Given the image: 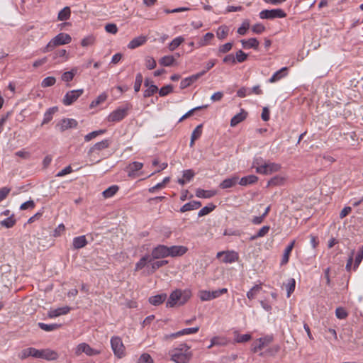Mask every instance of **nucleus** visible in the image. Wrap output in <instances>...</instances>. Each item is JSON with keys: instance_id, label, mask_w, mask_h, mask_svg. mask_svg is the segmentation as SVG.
<instances>
[{"instance_id": "nucleus-20", "label": "nucleus", "mask_w": 363, "mask_h": 363, "mask_svg": "<svg viewBox=\"0 0 363 363\" xmlns=\"http://www.w3.org/2000/svg\"><path fill=\"white\" fill-rule=\"evenodd\" d=\"M71 310L69 306H64L55 309H50L48 313V316L50 318H56L62 315L67 314Z\"/></svg>"}, {"instance_id": "nucleus-2", "label": "nucleus", "mask_w": 363, "mask_h": 363, "mask_svg": "<svg viewBox=\"0 0 363 363\" xmlns=\"http://www.w3.org/2000/svg\"><path fill=\"white\" fill-rule=\"evenodd\" d=\"M171 360L175 363H189L192 357L190 347L185 343L180 344L169 352Z\"/></svg>"}, {"instance_id": "nucleus-26", "label": "nucleus", "mask_w": 363, "mask_h": 363, "mask_svg": "<svg viewBox=\"0 0 363 363\" xmlns=\"http://www.w3.org/2000/svg\"><path fill=\"white\" fill-rule=\"evenodd\" d=\"M199 330V327H194V328H184L182 330H179L177 333L171 334L172 337H177L182 335H190V334H195L198 333Z\"/></svg>"}, {"instance_id": "nucleus-41", "label": "nucleus", "mask_w": 363, "mask_h": 363, "mask_svg": "<svg viewBox=\"0 0 363 363\" xmlns=\"http://www.w3.org/2000/svg\"><path fill=\"white\" fill-rule=\"evenodd\" d=\"M362 259H363V245L361 247H359V248L357 251V253L355 256L354 266H353L354 270H356L359 267Z\"/></svg>"}, {"instance_id": "nucleus-60", "label": "nucleus", "mask_w": 363, "mask_h": 363, "mask_svg": "<svg viewBox=\"0 0 363 363\" xmlns=\"http://www.w3.org/2000/svg\"><path fill=\"white\" fill-rule=\"evenodd\" d=\"M145 64L148 69H153L156 67L157 63L155 59L152 57L147 56L145 59Z\"/></svg>"}, {"instance_id": "nucleus-55", "label": "nucleus", "mask_w": 363, "mask_h": 363, "mask_svg": "<svg viewBox=\"0 0 363 363\" xmlns=\"http://www.w3.org/2000/svg\"><path fill=\"white\" fill-rule=\"evenodd\" d=\"M296 286V281L294 278H291L288 280L287 284H286V288L287 291V297H290L291 294L294 291Z\"/></svg>"}, {"instance_id": "nucleus-13", "label": "nucleus", "mask_w": 363, "mask_h": 363, "mask_svg": "<svg viewBox=\"0 0 363 363\" xmlns=\"http://www.w3.org/2000/svg\"><path fill=\"white\" fill-rule=\"evenodd\" d=\"M216 257L221 258L223 263H233L238 259V255L234 251L219 252Z\"/></svg>"}, {"instance_id": "nucleus-19", "label": "nucleus", "mask_w": 363, "mask_h": 363, "mask_svg": "<svg viewBox=\"0 0 363 363\" xmlns=\"http://www.w3.org/2000/svg\"><path fill=\"white\" fill-rule=\"evenodd\" d=\"M168 250L170 257L182 256L188 251V248L183 245H173L168 247Z\"/></svg>"}, {"instance_id": "nucleus-25", "label": "nucleus", "mask_w": 363, "mask_h": 363, "mask_svg": "<svg viewBox=\"0 0 363 363\" xmlns=\"http://www.w3.org/2000/svg\"><path fill=\"white\" fill-rule=\"evenodd\" d=\"M247 116V113L244 110L241 109L240 112L234 116L230 121V125L232 127L236 126L238 124L243 121Z\"/></svg>"}, {"instance_id": "nucleus-38", "label": "nucleus", "mask_w": 363, "mask_h": 363, "mask_svg": "<svg viewBox=\"0 0 363 363\" xmlns=\"http://www.w3.org/2000/svg\"><path fill=\"white\" fill-rule=\"evenodd\" d=\"M119 187L117 185H112L102 192V195L105 199L113 196L118 191Z\"/></svg>"}, {"instance_id": "nucleus-30", "label": "nucleus", "mask_w": 363, "mask_h": 363, "mask_svg": "<svg viewBox=\"0 0 363 363\" xmlns=\"http://www.w3.org/2000/svg\"><path fill=\"white\" fill-rule=\"evenodd\" d=\"M258 181V177L256 175L250 174L242 177L239 181V184L241 186H247L250 184H255Z\"/></svg>"}, {"instance_id": "nucleus-58", "label": "nucleus", "mask_w": 363, "mask_h": 363, "mask_svg": "<svg viewBox=\"0 0 363 363\" xmlns=\"http://www.w3.org/2000/svg\"><path fill=\"white\" fill-rule=\"evenodd\" d=\"M143 75L141 73H138L135 77V80L134 83V90L135 92H138L140 91L142 82H143Z\"/></svg>"}, {"instance_id": "nucleus-7", "label": "nucleus", "mask_w": 363, "mask_h": 363, "mask_svg": "<svg viewBox=\"0 0 363 363\" xmlns=\"http://www.w3.org/2000/svg\"><path fill=\"white\" fill-rule=\"evenodd\" d=\"M111 345L115 356L118 358L121 359L125 355V348L120 337H112L111 339Z\"/></svg>"}, {"instance_id": "nucleus-45", "label": "nucleus", "mask_w": 363, "mask_h": 363, "mask_svg": "<svg viewBox=\"0 0 363 363\" xmlns=\"http://www.w3.org/2000/svg\"><path fill=\"white\" fill-rule=\"evenodd\" d=\"M175 61V59L172 55H167L162 57L159 62L161 65L165 66V67H169L172 66Z\"/></svg>"}, {"instance_id": "nucleus-40", "label": "nucleus", "mask_w": 363, "mask_h": 363, "mask_svg": "<svg viewBox=\"0 0 363 363\" xmlns=\"http://www.w3.org/2000/svg\"><path fill=\"white\" fill-rule=\"evenodd\" d=\"M261 290H262L261 284H257V285L254 286L252 289H250L247 292V297L250 300H252L256 297V296L260 292Z\"/></svg>"}, {"instance_id": "nucleus-17", "label": "nucleus", "mask_w": 363, "mask_h": 363, "mask_svg": "<svg viewBox=\"0 0 363 363\" xmlns=\"http://www.w3.org/2000/svg\"><path fill=\"white\" fill-rule=\"evenodd\" d=\"M272 341V337L267 336L258 339L256 342H253L252 345V351L257 352L262 350L265 346L268 345Z\"/></svg>"}, {"instance_id": "nucleus-51", "label": "nucleus", "mask_w": 363, "mask_h": 363, "mask_svg": "<svg viewBox=\"0 0 363 363\" xmlns=\"http://www.w3.org/2000/svg\"><path fill=\"white\" fill-rule=\"evenodd\" d=\"M152 259L150 258L149 255L143 256L136 264H135V271H138L143 269L147 264V262H151Z\"/></svg>"}, {"instance_id": "nucleus-29", "label": "nucleus", "mask_w": 363, "mask_h": 363, "mask_svg": "<svg viewBox=\"0 0 363 363\" xmlns=\"http://www.w3.org/2000/svg\"><path fill=\"white\" fill-rule=\"evenodd\" d=\"M58 111L57 106L51 107L44 114L41 125L48 123L53 118V115Z\"/></svg>"}, {"instance_id": "nucleus-49", "label": "nucleus", "mask_w": 363, "mask_h": 363, "mask_svg": "<svg viewBox=\"0 0 363 363\" xmlns=\"http://www.w3.org/2000/svg\"><path fill=\"white\" fill-rule=\"evenodd\" d=\"M184 39L182 36L177 37L174 38L169 44V50L170 51H174L176 48H177L183 42Z\"/></svg>"}, {"instance_id": "nucleus-39", "label": "nucleus", "mask_w": 363, "mask_h": 363, "mask_svg": "<svg viewBox=\"0 0 363 363\" xmlns=\"http://www.w3.org/2000/svg\"><path fill=\"white\" fill-rule=\"evenodd\" d=\"M38 327L40 329H42V330H43L45 331H48V332L57 330L58 328H60L61 327L60 324H56V323H54V324H46V323H38Z\"/></svg>"}, {"instance_id": "nucleus-54", "label": "nucleus", "mask_w": 363, "mask_h": 363, "mask_svg": "<svg viewBox=\"0 0 363 363\" xmlns=\"http://www.w3.org/2000/svg\"><path fill=\"white\" fill-rule=\"evenodd\" d=\"M107 99V94L106 93H102L99 96H97V98L94 100L91 104L90 107L94 108L97 106L98 105L101 104V103L104 102Z\"/></svg>"}, {"instance_id": "nucleus-57", "label": "nucleus", "mask_w": 363, "mask_h": 363, "mask_svg": "<svg viewBox=\"0 0 363 363\" xmlns=\"http://www.w3.org/2000/svg\"><path fill=\"white\" fill-rule=\"evenodd\" d=\"M252 338L251 335L250 334H244L239 335L236 334L235 337V341L238 343L246 342L250 340Z\"/></svg>"}, {"instance_id": "nucleus-11", "label": "nucleus", "mask_w": 363, "mask_h": 363, "mask_svg": "<svg viewBox=\"0 0 363 363\" xmlns=\"http://www.w3.org/2000/svg\"><path fill=\"white\" fill-rule=\"evenodd\" d=\"M82 353H85L88 356H94L101 353L100 350H95L87 343L83 342L79 344L75 349V354L79 356Z\"/></svg>"}, {"instance_id": "nucleus-27", "label": "nucleus", "mask_w": 363, "mask_h": 363, "mask_svg": "<svg viewBox=\"0 0 363 363\" xmlns=\"http://www.w3.org/2000/svg\"><path fill=\"white\" fill-rule=\"evenodd\" d=\"M201 206V203L197 201H192L191 202L185 203L181 208L180 212L184 213L191 210H196Z\"/></svg>"}, {"instance_id": "nucleus-28", "label": "nucleus", "mask_w": 363, "mask_h": 363, "mask_svg": "<svg viewBox=\"0 0 363 363\" xmlns=\"http://www.w3.org/2000/svg\"><path fill=\"white\" fill-rule=\"evenodd\" d=\"M147 40V38L145 36H138L133 38L128 45V48L129 49H135L142 45H143Z\"/></svg>"}, {"instance_id": "nucleus-37", "label": "nucleus", "mask_w": 363, "mask_h": 363, "mask_svg": "<svg viewBox=\"0 0 363 363\" xmlns=\"http://www.w3.org/2000/svg\"><path fill=\"white\" fill-rule=\"evenodd\" d=\"M214 38V35L212 33H206L203 37L197 43L198 48L204 47L209 44L210 41Z\"/></svg>"}, {"instance_id": "nucleus-6", "label": "nucleus", "mask_w": 363, "mask_h": 363, "mask_svg": "<svg viewBox=\"0 0 363 363\" xmlns=\"http://www.w3.org/2000/svg\"><path fill=\"white\" fill-rule=\"evenodd\" d=\"M261 19L272 20L274 18H283L286 16V12L281 9H265L259 12Z\"/></svg>"}, {"instance_id": "nucleus-43", "label": "nucleus", "mask_w": 363, "mask_h": 363, "mask_svg": "<svg viewBox=\"0 0 363 363\" xmlns=\"http://www.w3.org/2000/svg\"><path fill=\"white\" fill-rule=\"evenodd\" d=\"M270 227L269 225H264L262 228H261L257 234L252 235L250 238V240H257L259 238H262L265 236L269 231Z\"/></svg>"}, {"instance_id": "nucleus-1", "label": "nucleus", "mask_w": 363, "mask_h": 363, "mask_svg": "<svg viewBox=\"0 0 363 363\" xmlns=\"http://www.w3.org/2000/svg\"><path fill=\"white\" fill-rule=\"evenodd\" d=\"M29 357L51 361L57 359L59 355L57 352L50 349L38 350L34 347L23 349L19 354V357L21 359H26Z\"/></svg>"}, {"instance_id": "nucleus-42", "label": "nucleus", "mask_w": 363, "mask_h": 363, "mask_svg": "<svg viewBox=\"0 0 363 363\" xmlns=\"http://www.w3.org/2000/svg\"><path fill=\"white\" fill-rule=\"evenodd\" d=\"M77 72V68H73L71 69V71L65 72L62 75V80L66 82H69L72 81Z\"/></svg>"}, {"instance_id": "nucleus-32", "label": "nucleus", "mask_w": 363, "mask_h": 363, "mask_svg": "<svg viewBox=\"0 0 363 363\" xmlns=\"http://www.w3.org/2000/svg\"><path fill=\"white\" fill-rule=\"evenodd\" d=\"M167 298L166 294H160L149 298V302L153 306H159L162 304Z\"/></svg>"}, {"instance_id": "nucleus-59", "label": "nucleus", "mask_w": 363, "mask_h": 363, "mask_svg": "<svg viewBox=\"0 0 363 363\" xmlns=\"http://www.w3.org/2000/svg\"><path fill=\"white\" fill-rule=\"evenodd\" d=\"M235 62L242 63L245 62L247 58V55L242 50H238L235 56Z\"/></svg>"}, {"instance_id": "nucleus-34", "label": "nucleus", "mask_w": 363, "mask_h": 363, "mask_svg": "<svg viewBox=\"0 0 363 363\" xmlns=\"http://www.w3.org/2000/svg\"><path fill=\"white\" fill-rule=\"evenodd\" d=\"M202 124L197 125L195 129L193 130L191 135V141H190V147H193L194 145V142L196 140L199 139L202 134Z\"/></svg>"}, {"instance_id": "nucleus-63", "label": "nucleus", "mask_w": 363, "mask_h": 363, "mask_svg": "<svg viewBox=\"0 0 363 363\" xmlns=\"http://www.w3.org/2000/svg\"><path fill=\"white\" fill-rule=\"evenodd\" d=\"M95 38L92 35H89L82 40L81 45L83 47H88L94 43Z\"/></svg>"}, {"instance_id": "nucleus-56", "label": "nucleus", "mask_w": 363, "mask_h": 363, "mask_svg": "<svg viewBox=\"0 0 363 363\" xmlns=\"http://www.w3.org/2000/svg\"><path fill=\"white\" fill-rule=\"evenodd\" d=\"M56 82V79L54 77H48L45 78L41 82V86L46 88L53 86Z\"/></svg>"}, {"instance_id": "nucleus-50", "label": "nucleus", "mask_w": 363, "mask_h": 363, "mask_svg": "<svg viewBox=\"0 0 363 363\" xmlns=\"http://www.w3.org/2000/svg\"><path fill=\"white\" fill-rule=\"evenodd\" d=\"M105 132H106L105 129L92 131L84 136V140L86 142H89V141L91 140L92 139L105 133Z\"/></svg>"}, {"instance_id": "nucleus-53", "label": "nucleus", "mask_w": 363, "mask_h": 363, "mask_svg": "<svg viewBox=\"0 0 363 363\" xmlns=\"http://www.w3.org/2000/svg\"><path fill=\"white\" fill-rule=\"evenodd\" d=\"M216 208V206L213 203H210L208 206L202 208L198 213L199 217L204 216L211 212H212Z\"/></svg>"}, {"instance_id": "nucleus-33", "label": "nucleus", "mask_w": 363, "mask_h": 363, "mask_svg": "<svg viewBox=\"0 0 363 363\" xmlns=\"http://www.w3.org/2000/svg\"><path fill=\"white\" fill-rule=\"evenodd\" d=\"M73 247L74 249H80L84 247L87 244V240L84 235L76 237L73 239Z\"/></svg>"}, {"instance_id": "nucleus-36", "label": "nucleus", "mask_w": 363, "mask_h": 363, "mask_svg": "<svg viewBox=\"0 0 363 363\" xmlns=\"http://www.w3.org/2000/svg\"><path fill=\"white\" fill-rule=\"evenodd\" d=\"M16 220L15 218L14 214H11L7 218L1 220L0 224L4 228H11L16 225Z\"/></svg>"}, {"instance_id": "nucleus-3", "label": "nucleus", "mask_w": 363, "mask_h": 363, "mask_svg": "<svg viewBox=\"0 0 363 363\" xmlns=\"http://www.w3.org/2000/svg\"><path fill=\"white\" fill-rule=\"evenodd\" d=\"M110 143V140L106 139L99 143H96L92 147H90L87 152V157L89 158V162H91V164H94L101 162V158L100 157V152L108 147Z\"/></svg>"}, {"instance_id": "nucleus-16", "label": "nucleus", "mask_w": 363, "mask_h": 363, "mask_svg": "<svg viewBox=\"0 0 363 363\" xmlns=\"http://www.w3.org/2000/svg\"><path fill=\"white\" fill-rule=\"evenodd\" d=\"M143 167V164L139 162H133L126 167L128 176L131 178H135L139 174L138 173Z\"/></svg>"}, {"instance_id": "nucleus-48", "label": "nucleus", "mask_w": 363, "mask_h": 363, "mask_svg": "<svg viewBox=\"0 0 363 363\" xmlns=\"http://www.w3.org/2000/svg\"><path fill=\"white\" fill-rule=\"evenodd\" d=\"M170 181V178L169 177L164 178L162 182L157 184L152 187H150L148 191L150 193H155L157 189H162L165 186V185Z\"/></svg>"}, {"instance_id": "nucleus-64", "label": "nucleus", "mask_w": 363, "mask_h": 363, "mask_svg": "<svg viewBox=\"0 0 363 363\" xmlns=\"http://www.w3.org/2000/svg\"><path fill=\"white\" fill-rule=\"evenodd\" d=\"M335 315L339 319H345L347 317L348 313L345 308L339 307L335 310Z\"/></svg>"}, {"instance_id": "nucleus-9", "label": "nucleus", "mask_w": 363, "mask_h": 363, "mask_svg": "<svg viewBox=\"0 0 363 363\" xmlns=\"http://www.w3.org/2000/svg\"><path fill=\"white\" fill-rule=\"evenodd\" d=\"M281 164L274 162L265 163L256 168V172L262 174H271L279 171Z\"/></svg>"}, {"instance_id": "nucleus-46", "label": "nucleus", "mask_w": 363, "mask_h": 363, "mask_svg": "<svg viewBox=\"0 0 363 363\" xmlns=\"http://www.w3.org/2000/svg\"><path fill=\"white\" fill-rule=\"evenodd\" d=\"M228 28L226 26H221L218 27L216 35L218 39L223 40L226 38L228 34Z\"/></svg>"}, {"instance_id": "nucleus-47", "label": "nucleus", "mask_w": 363, "mask_h": 363, "mask_svg": "<svg viewBox=\"0 0 363 363\" xmlns=\"http://www.w3.org/2000/svg\"><path fill=\"white\" fill-rule=\"evenodd\" d=\"M284 178L281 176L272 177L267 183V186H279L284 184Z\"/></svg>"}, {"instance_id": "nucleus-5", "label": "nucleus", "mask_w": 363, "mask_h": 363, "mask_svg": "<svg viewBox=\"0 0 363 363\" xmlns=\"http://www.w3.org/2000/svg\"><path fill=\"white\" fill-rule=\"evenodd\" d=\"M132 108V105L129 103H126L125 105L121 106L112 111L107 117L108 122H119L125 118L128 111Z\"/></svg>"}, {"instance_id": "nucleus-8", "label": "nucleus", "mask_w": 363, "mask_h": 363, "mask_svg": "<svg viewBox=\"0 0 363 363\" xmlns=\"http://www.w3.org/2000/svg\"><path fill=\"white\" fill-rule=\"evenodd\" d=\"M227 292L228 289L226 288H223L213 291L201 290L199 292V297L202 301H208L218 298Z\"/></svg>"}, {"instance_id": "nucleus-23", "label": "nucleus", "mask_w": 363, "mask_h": 363, "mask_svg": "<svg viewBox=\"0 0 363 363\" xmlns=\"http://www.w3.org/2000/svg\"><path fill=\"white\" fill-rule=\"evenodd\" d=\"M296 240H292L289 245L285 248L280 264L281 266L286 264L289 262L290 254L294 247Z\"/></svg>"}, {"instance_id": "nucleus-15", "label": "nucleus", "mask_w": 363, "mask_h": 363, "mask_svg": "<svg viewBox=\"0 0 363 363\" xmlns=\"http://www.w3.org/2000/svg\"><path fill=\"white\" fill-rule=\"evenodd\" d=\"M182 291L175 290L172 291L166 303L167 307L172 308L177 303L179 305V302L182 300Z\"/></svg>"}, {"instance_id": "nucleus-31", "label": "nucleus", "mask_w": 363, "mask_h": 363, "mask_svg": "<svg viewBox=\"0 0 363 363\" xmlns=\"http://www.w3.org/2000/svg\"><path fill=\"white\" fill-rule=\"evenodd\" d=\"M217 191L215 190H203L198 189L196 191V196L199 198L209 199L216 195Z\"/></svg>"}, {"instance_id": "nucleus-14", "label": "nucleus", "mask_w": 363, "mask_h": 363, "mask_svg": "<svg viewBox=\"0 0 363 363\" xmlns=\"http://www.w3.org/2000/svg\"><path fill=\"white\" fill-rule=\"evenodd\" d=\"M151 255L153 259L169 257L168 247L164 245H159L152 249Z\"/></svg>"}, {"instance_id": "nucleus-44", "label": "nucleus", "mask_w": 363, "mask_h": 363, "mask_svg": "<svg viewBox=\"0 0 363 363\" xmlns=\"http://www.w3.org/2000/svg\"><path fill=\"white\" fill-rule=\"evenodd\" d=\"M70 15L71 10L69 7L66 6L59 12L57 18L60 21H66L69 18Z\"/></svg>"}, {"instance_id": "nucleus-61", "label": "nucleus", "mask_w": 363, "mask_h": 363, "mask_svg": "<svg viewBox=\"0 0 363 363\" xmlns=\"http://www.w3.org/2000/svg\"><path fill=\"white\" fill-rule=\"evenodd\" d=\"M233 43H227L218 48V55L228 52L233 48Z\"/></svg>"}, {"instance_id": "nucleus-62", "label": "nucleus", "mask_w": 363, "mask_h": 363, "mask_svg": "<svg viewBox=\"0 0 363 363\" xmlns=\"http://www.w3.org/2000/svg\"><path fill=\"white\" fill-rule=\"evenodd\" d=\"M172 91L173 86L171 84L166 85L158 90L160 96H165Z\"/></svg>"}, {"instance_id": "nucleus-12", "label": "nucleus", "mask_w": 363, "mask_h": 363, "mask_svg": "<svg viewBox=\"0 0 363 363\" xmlns=\"http://www.w3.org/2000/svg\"><path fill=\"white\" fill-rule=\"evenodd\" d=\"M78 125L77 121L73 118H63L59 121L55 128L60 132H64L69 128H76Z\"/></svg>"}, {"instance_id": "nucleus-35", "label": "nucleus", "mask_w": 363, "mask_h": 363, "mask_svg": "<svg viewBox=\"0 0 363 363\" xmlns=\"http://www.w3.org/2000/svg\"><path fill=\"white\" fill-rule=\"evenodd\" d=\"M286 67H283L281 69L277 71L274 74L269 78V82L270 83H274L281 78H283L285 75H286Z\"/></svg>"}, {"instance_id": "nucleus-22", "label": "nucleus", "mask_w": 363, "mask_h": 363, "mask_svg": "<svg viewBox=\"0 0 363 363\" xmlns=\"http://www.w3.org/2000/svg\"><path fill=\"white\" fill-rule=\"evenodd\" d=\"M150 81L149 79H146L145 80L144 85L145 86L147 87L143 93V96L145 98H148L152 96L155 93L158 91V88L155 84H150Z\"/></svg>"}, {"instance_id": "nucleus-24", "label": "nucleus", "mask_w": 363, "mask_h": 363, "mask_svg": "<svg viewBox=\"0 0 363 363\" xmlns=\"http://www.w3.org/2000/svg\"><path fill=\"white\" fill-rule=\"evenodd\" d=\"M238 180L239 178L237 176L227 178L219 184V187L222 189L231 188L238 183Z\"/></svg>"}, {"instance_id": "nucleus-52", "label": "nucleus", "mask_w": 363, "mask_h": 363, "mask_svg": "<svg viewBox=\"0 0 363 363\" xmlns=\"http://www.w3.org/2000/svg\"><path fill=\"white\" fill-rule=\"evenodd\" d=\"M212 343L215 346H225L228 344V340L224 337L216 336L212 338Z\"/></svg>"}, {"instance_id": "nucleus-18", "label": "nucleus", "mask_w": 363, "mask_h": 363, "mask_svg": "<svg viewBox=\"0 0 363 363\" xmlns=\"http://www.w3.org/2000/svg\"><path fill=\"white\" fill-rule=\"evenodd\" d=\"M205 74V72H200L199 73H196L195 74H193L189 77H186L184 79H182L180 82V89H184L188 86H189L191 84H192L194 82H195L196 80H198L201 77Z\"/></svg>"}, {"instance_id": "nucleus-4", "label": "nucleus", "mask_w": 363, "mask_h": 363, "mask_svg": "<svg viewBox=\"0 0 363 363\" xmlns=\"http://www.w3.org/2000/svg\"><path fill=\"white\" fill-rule=\"evenodd\" d=\"M72 41L71 36L65 33H60L52 38L47 45L42 49L43 53L53 50L57 46L69 44Z\"/></svg>"}, {"instance_id": "nucleus-21", "label": "nucleus", "mask_w": 363, "mask_h": 363, "mask_svg": "<svg viewBox=\"0 0 363 363\" xmlns=\"http://www.w3.org/2000/svg\"><path fill=\"white\" fill-rule=\"evenodd\" d=\"M240 43L244 49H255L258 50L259 43L255 38H252L248 40H241Z\"/></svg>"}, {"instance_id": "nucleus-10", "label": "nucleus", "mask_w": 363, "mask_h": 363, "mask_svg": "<svg viewBox=\"0 0 363 363\" xmlns=\"http://www.w3.org/2000/svg\"><path fill=\"white\" fill-rule=\"evenodd\" d=\"M83 93L84 89H82L72 90L67 92L62 100L64 105L70 106L76 101Z\"/></svg>"}]
</instances>
